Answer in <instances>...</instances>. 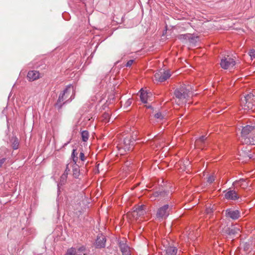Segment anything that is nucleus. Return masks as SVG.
<instances>
[{"label": "nucleus", "mask_w": 255, "mask_h": 255, "mask_svg": "<svg viewBox=\"0 0 255 255\" xmlns=\"http://www.w3.org/2000/svg\"><path fill=\"white\" fill-rule=\"evenodd\" d=\"M191 87L189 85H183L174 91V99L178 105L185 104L190 97Z\"/></svg>", "instance_id": "obj_1"}, {"label": "nucleus", "mask_w": 255, "mask_h": 255, "mask_svg": "<svg viewBox=\"0 0 255 255\" xmlns=\"http://www.w3.org/2000/svg\"><path fill=\"white\" fill-rule=\"evenodd\" d=\"M255 126L247 125L243 127L241 132V141L243 143L255 145Z\"/></svg>", "instance_id": "obj_2"}, {"label": "nucleus", "mask_w": 255, "mask_h": 255, "mask_svg": "<svg viewBox=\"0 0 255 255\" xmlns=\"http://www.w3.org/2000/svg\"><path fill=\"white\" fill-rule=\"evenodd\" d=\"M136 136L137 132L133 131L131 135H128L124 138L123 144L117 146L121 154H124L125 152L129 151L133 149Z\"/></svg>", "instance_id": "obj_3"}, {"label": "nucleus", "mask_w": 255, "mask_h": 255, "mask_svg": "<svg viewBox=\"0 0 255 255\" xmlns=\"http://www.w3.org/2000/svg\"><path fill=\"white\" fill-rule=\"evenodd\" d=\"M241 106L245 111H255V90L244 97L242 100Z\"/></svg>", "instance_id": "obj_4"}, {"label": "nucleus", "mask_w": 255, "mask_h": 255, "mask_svg": "<svg viewBox=\"0 0 255 255\" xmlns=\"http://www.w3.org/2000/svg\"><path fill=\"white\" fill-rule=\"evenodd\" d=\"M146 213L145 206L144 205L134 207L132 212H128L126 215L127 219L130 222L137 220L139 218L143 216Z\"/></svg>", "instance_id": "obj_5"}, {"label": "nucleus", "mask_w": 255, "mask_h": 255, "mask_svg": "<svg viewBox=\"0 0 255 255\" xmlns=\"http://www.w3.org/2000/svg\"><path fill=\"white\" fill-rule=\"evenodd\" d=\"M235 64L236 62L234 59L229 56L222 58L220 63L221 67L224 69H231Z\"/></svg>", "instance_id": "obj_6"}, {"label": "nucleus", "mask_w": 255, "mask_h": 255, "mask_svg": "<svg viewBox=\"0 0 255 255\" xmlns=\"http://www.w3.org/2000/svg\"><path fill=\"white\" fill-rule=\"evenodd\" d=\"M172 206L169 207V205L166 204L160 208L157 211L156 217L159 219L166 218L169 214V211Z\"/></svg>", "instance_id": "obj_7"}, {"label": "nucleus", "mask_w": 255, "mask_h": 255, "mask_svg": "<svg viewBox=\"0 0 255 255\" xmlns=\"http://www.w3.org/2000/svg\"><path fill=\"white\" fill-rule=\"evenodd\" d=\"M171 76L169 71L161 69L154 75L156 81L162 82L166 80Z\"/></svg>", "instance_id": "obj_8"}, {"label": "nucleus", "mask_w": 255, "mask_h": 255, "mask_svg": "<svg viewBox=\"0 0 255 255\" xmlns=\"http://www.w3.org/2000/svg\"><path fill=\"white\" fill-rule=\"evenodd\" d=\"M225 216L227 218L235 220L240 218V212L238 210L232 208L227 209L225 211Z\"/></svg>", "instance_id": "obj_9"}, {"label": "nucleus", "mask_w": 255, "mask_h": 255, "mask_svg": "<svg viewBox=\"0 0 255 255\" xmlns=\"http://www.w3.org/2000/svg\"><path fill=\"white\" fill-rule=\"evenodd\" d=\"M225 197L228 200H236L240 198V196L235 190H229L225 194Z\"/></svg>", "instance_id": "obj_10"}, {"label": "nucleus", "mask_w": 255, "mask_h": 255, "mask_svg": "<svg viewBox=\"0 0 255 255\" xmlns=\"http://www.w3.org/2000/svg\"><path fill=\"white\" fill-rule=\"evenodd\" d=\"M119 247L123 254V255H130V250L129 247L124 241H121L119 243Z\"/></svg>", "instance_id": "obj_11"}, {"label": "nucleus", "mask_w": 255, "mask_h": 255, "mask_svg": "<svg viewBox=\"0 0 255 255\" xmlns=\"http://www.w3.org/2000/svg\"><path fill=\"white\" fill-rule=\"evenodd\" d=\"M27 77L29 81H33L40 77V73L37 71L32 70L28 72Z\"/></svg>", "instance_id": "obj_12"}, {"label": "nucleus", "mask_w": 255, "mask_h": 255, "mask_svg": "<svg viewBox=\"0 0 255 255\" xmlns=\"http://www.w3.org/2000/svg\"><path fill=\"white\" fill-rule=\"evenodd\" d=\"M106 239L102 235L98 236L96 241V246L98 248H104L105 246Z\"/></svg>", "instance_id": "obj_13"}, {"label": "nucleus", "mask_w": 255, "mask_h": 255, "mask_svg": "<svg viewBox=\"0 0 255 255\" xmlns=\"http://www.w3.org/2000/svg\"><path fill=\"white\" fill-rule=\"evenodd\" d=\"M140 98L141 101L143 103H146L148 98H149L151 95L150 93H148L146 91H144L143 89L140 90Z\"/></svg>", "instance_id": "obj_14"}, {"label": "nucleus", "mask_w": 255, "mask_h": 255, "mask_svg": "<svg viewBox=\"0 0 255 255\" xmlns=\"http://www.w3.org/2000/svg\"><path fill=\"white\" fill-rule=\"evenodd\" d=\"M177 249L175 247L169 246L166 248V255H176Z\"/></svg>", "instance_id": "obj_15"}, {"label": "nucleus", "mask_w": 255, "mask_h": 255, "mask_svg": "<svg viewBox=\"0 0 255 255\" xmlns=\"http://www.w3.org/2000/svg\"><path fill=\"white\" fill-rule=\"evenodd\" d=\"M71 92V87L70 86H69L67 87V88L64 91L63 93L60 95L58 100V102H63L64 100H65L64 96L68 93H70Z\"/></svg>", "instance_id": "obj_16"}, {"label": "nucleus", "mask_w": 255, "mask_h": 255, "mask_svg": "<svg viewBox=\"0 0 255 255\" xmlns=\"http://www.w3.org/2000/svg\"><path fill=\"white\" fill-rule=\"evenodd\" d=\"M206 137L205 136H202L198 139H197L195 142V145L196 147L201 148V144L204 142Z\"/></svg>", "instance_id": "obj_17"}, {"label": "nucleus", "mask_w": 255, "mask_h": 255, "mask_svg": "<svg viewBox=\"0 0 255 255\" xmlns=\"http://www.w3.org/2000/svg\"><path fill=\"white\" fill-rule=\"evenodd\" d=\"M246 181L244 179H241L239 180H236L233 182V185H236L237 184L243 188H246L248 186V184L245 183Z\"/></svg>", "instance_id": "obj_18"}, {"label": "nucleus", "mask_w": 255, "mask_h": 255, "mask_svg": "<svg viewBox=\"0 0 255 255\" xmlns=\"http://www.w3.org/2000/svg\"><path fill=\"white\" fill-rule=\"evenodd\" d=\"M65 255H77V250L74 248L68 249Z\"/></svg>", "instance_id": "obj_19"}, {"label": "nucleus", "mask_w": 255, "mask_h": 255, "mask_svg": "<svg viewBox=\"0 0 255 255\" xmlns=\"http://www.w3.org/2000/svg\"><path fill=\"white\" fill-rule=\"evenodd\" d=\"M81 136L83 141H87L89 138V132L87 130H84L81 132Z\"/></svg>", "instance_id": "obj_20"}, {"label": "nucleus", "mask_w": 255, "mask_h": 255, "mask_svg": "<svg viewBox=\"0 0 255 255\" xmlns=\"http://www.w3.org/2000/svg\"><path fill=\"white\" fill-rule=\"evenodd\" d=\"M86 248L84 246L79 247L77 250V255H85Z\"/></svg>", "instance_id": "obj_21"}, {"label": "nucleus", "mask_w": 255, "mask_h": 255, "mask_svg": "<svg viewBox=\"0 0 255 255\" xmlns=\"http://www.w3.org/2000/svg\"><path fill=\"white\" fill-rule=\"evenodd\" d=\"M12 148L13 149H17L18 147L19 142L18 140L16 138H13L12 139Z\"/></svg>", "instance_id": "obj_22"}, {"label": "nucleus", "mask_w": 255, "mask_h": 255, "mask_svg": "<svg viewBox=\"0 0 255 255\" xmlns=\"http://www.w3.org/2000/svg\"><path fill=\"white\" fill-rule=\"evenodd\" d=\"M67 173H64L61 175L60 181V183L61 185L64 184L65 183L67 180Z\"/></svg>", "instance_id": "obj_23"}, {"label": "nucleus", "mask_w": 255, "mask_h": 255, "mask_svg": "<svg viewBox=\"0 0 255 255\" xmlns=\"http://www.w3.org/2000/svg\"><path fill=\"white\" fill-rule=\"evenodd\" d=\"M78 153L76 152V149H73L72 153V157L73 161L76 163L78 161V157H77Z\"/></svg>", "instance_id": "obj_24"}, {"label": "nucleus", "mask_w": 255, "mask_h": 255, "mask_svg": "<svg viewBox=\"0 0 255 255\" xmlns=\"http://www.w3.org/2000/svg\"><path fill=\"white\" fill-rule=\"evenodd\" d=\"M165 115H162L161 113H157L154 115V117L156 119L162 120L164 119Z\"/></svg>", "instance_id": "obj_25"}, {"label": "nucleus", "mask_w": 255, "mask_h": 255, "mask_svg": "<svg viewBox=\"0 0 255 255\" xmlns=\"http://www.w3.org/2000/svg\"><path fill=\"white\" fill-rule=\"evenodd\" d=\"M249 54L251 57V59L252 60L253 58H255V50L251 49L250 50L249 52Z\"/></svg>", "instance_id": "obj_26"}, {"label": "nucleus", "mask_w": 255, "mask_h": 255, "mask_svg": "<svg viewBox=\"0 0 255 255\" xmlns=\"http://www.w3.org/2000/svg\"><path fill=\"white\" fill-rule=\"evenodd\" d=\"M213 212V209L211 207V206L207 207L206 210V213L207 215H209V217H210V216L211 214Z\"/></svg>", "instance_id": "obj_27"}, {"label": "nucleus", "mask_w": 255, "mask_h": 255, "mask_svg": "<svg viewBox=\"0 0 255 255\" xmlns=\"http://www.w3.org/2000/svg\"><path fill=\"white\" fill-rule=\"evenodd\" d=\"M79 158L82 161H85L86 160V157L82 149H81V151H80Z\"/></svg>", "instance_id": "obj_28"}, {"label": "nucleus", "mask_w": 255, "mask_h": 255, "mask_svg": "<svg viewBox=\"0 0 255 255\" xmlns=\"http://www.w3.org/2000/svg\"><path fill=\"white\" fill-rule=\"evenodd\" d=\"M215 180V178L213 175L210 176L207 179V182L211 184Z\"/></svg>", "instance_id": "obj_29"}, {"label": "nucleus", "mask_w": 255, "mask_h": 255, "mask_svg": "<svg viewBox=\"0 0 255 255\" xmlns=\"http://www.w3.org/2000/svg\"><path fill=\"white\" fill-rule=\"evenodd\" d=\"M103 118H104V120H105L106 122H109V121L108 120L109 119L110 115L108 113H105L103 115Z\"/></svg>", "instance_id": "obj_30"}, {"label": "nucleus", "mask_w": 255, "mask_h": 255, "mask_svg": "<svg viewBox=\"0 0 255 255\" xmlns=\"http://www.w3.org/2000/svg\"><path fill=\"white\" fill-rule=\"evenodd\" d=\"M134 60H130L128 61L126 64L127 67H130L133 63Z\"/></svg>", "instance_id": "obj_31"}, {"label": "nucleus", "mask_w": 255, "mask_h": 255, "mask_svg": "<svg viewBox=\"0 0 255 255\" xmlns=\"http://www.w3.org/2000/svg\"><path fill=\"white\" fill-rule=\"evenodd\" d=\"M249 246H250L249 244L246 243L244 245V249H245V250L248 251L249 249Z\"/></svg>", "instance_id": "obj_32"}, {"label": "nucleus", "mask_w": 255, "mask_h": 255, "mask_svg": "<svg viewBox=\"0 0 255 255\" xmlns=\"http://www.w3.org/2000/svg\"><path fill=\"white\" fill-rule=\"evenodd\" d=\"M5 161V158H3L0 159V167H1L2 165L4 163Z\"/></svg>", "instance_id": "obj_33"}, {"label": "nucleus", "mask_w": 255, "mask_h": 255, "mask_svg": "<svg viewBox=\"0 0 255 255\" xmlns=\"http://www.w3.org/2000/svg\"><path fill=\"white\" fill-rule=\"evenodd\" d=\"M73 90L71 89V92H70V93H67V94L64 96V98H65V100H66V99H67V98L69 97V96H70V95L71 94V92L73 93Z\"/></svg>", "instance_id": "obj_34"}, {"label": "nucleus", "mask_w": 255, "mask_h": 255, "mask_svg": "<svg viewBox=\"0 0 255 255\" xmlns=\"http://www.w3.org/2000/svg\"><path fill=\"white\" fill-rule=\"evenodd\" d=\"M131 103V101L130 99H128L126 103L127 106H129Z\"/></svg>", "instance_id": "obj_35"}, {"label": "nucleus", "mask_w": 255, "mask_h": 255, "mask_svg": "<svg viewBox=\"0 0 255 255\" xmlns=\"http://www.w3.org/2000/svg\"><path fill=\"white\" fill-rule=\"evenodd\" d=\"M234 230L235 231L236 233H237V232L240 231V229L239 228H235Z\"/></svg>", "instance_id": "obj_36"}, {"label": "nucleus", "mask_w": 255, "mask_h": 255, "mask_svg": "<svg viewBox=\"0 0 255 255\" xmlns=\"http://www.w3.org/2000/svg\"><path fill=\"white\" fill-rule=\"evenodd\" d=\"M247 157L249 158V159L252 158V156H250V155H247Z\"/></svg>", "instance_id": "obj_37"}, {"label": "nucleus", "mask_w": 255, "mask_h": 255, "mask_svg": "<svg viewBox=\"0 0 255 255\" xmlns=\"http://www.w3.org/2000/svg\"><path fill=\"white\" fill-rule=\"evenodd\" d=\"M158 194L157 193H155V196H157V195H156V194Z\"/></svg>", "instance_id": "obj_38"}, {"label": "nucleus", "mask_w": 255, "mask_h": 255, "mask_svg": "<svg viewBox=\"0 0 255 255\" xmlns=\"http://www.w3.org/2000/svg\"><path fill=\"white\" fill-rule=\"evenodd\" d=\"M72 95L70 96V98H69V99H71L72 98Z\"/></svg>", "instance_id": "obj_39"}]
</instances>
